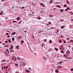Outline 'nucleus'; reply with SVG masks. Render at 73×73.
Listing matches in <instances>:
<instances>
[{
  "label": "nucleus",
  "instance_id": "1",
  "mask_svg": "<svg viewBox=\"0 0 73 73\" xmlns=\"http://www.w3.org/2000/svg\"><path fill=\"white\" fill-rule=\"evenodd\" d=\"M66 54L67 55H69L70 54V51L69 50H67L66 52Z\"/></svg>",
  "mask_w": 73,
  "mask_h": 73
},
{
  "label": "nucleus",
  "instance_id": "2",
  "mask_svg": "<svg viewBox=\"0 0 73 73\" xmlns=\"http://www.w3.org/2000/svg\"><path fill=\"white\" fill-rule=\"evenodd\" d=\"M57 67L58 68V69H59L61 68H62V66H57Z\"/></svg>",
  "mask_w": 73,
  "mask_h": 73
},
{
  "label": "nucleus",
  "instance_id": "3",
  "mask_svg": "<svg viewBox=\"0 0 73 73\" xmlns=\"http://www.w3.org/2000/svg\"><path fill=\"white\" fill-rule=\"evenodd\" d=\"M23 66H25V65H26V63L25 62H23Z\"/></svg>",
  "mask_w": 73,
  "mask_h": 73
},
{
  "label": "nucleus",
  "instance_id": "4",
  "mask_svg": "<svg viewBox=\"0 0 73 73\" xmlns=\"http://www.w3.org/2000/svg\"><path fill=\"white\" fill-rule=\"evenodd\" d=\"M60 52H61V53H64V51L62 50H61L60 51Z\"/></svg>",
  "mask_w": 73,
  "mask_h": 73
},
{
  "label": "nucleus",
  "instance_id": "5",
  "mask_svg": "<svg viewBox=\"0 0 73 73\" xmlns=\"http://www.w3.org/2000/svg\"><path fill=\"white\" fill-rule=\"evenodd\" d=\"M62 47H63V46H62V45H61V46H60V48H59L60 50L62 49Z\"/></svg>",
  "mask_w": 73,
  "mask_h": 73
},
{
  "label": "nucleus",
  "instance_id": "6",
  "mask_svg": "<svg viewBox=\"0 0 73 73\" xmlns=\"http://www.w3.org/2000/svg\"><path fill=\"white\" fill-rule=\"evenodd\" d=\"M10 48H13V45H12V44H11L10 45Z\"/></svg>",
  "mask_w": 73,
  "mask_h": 73
},
{
  "label": "nucleus",
  "instance_id": "7",
  "mask_svg": "<svg viewBox=\"0 0 73 73\" xmlns=\"http://www.w3.org/2000/svg\"><path fill=\"white\" fill-rule=\"evenodd\" d=\"M17 39H21V37L20 36H19L18 38H17Z\"/></svg>",
  "mask_w": 73,
  "mask_h": 73
},
{
  "label": "nucleus",
  "instance_id": "8",
  "mask_svg": "<svg viewBox=\"0 0 73 73\" xmlns=\"http://www.w3.org/2000/svg\"><path fill=\"white\" fill-rule=\"evenodd\" d=\"M6 52H8L9 53V50H8V49L6 48Z\"/></svg>",
  "mask_w": 73,
  "mask_h": 73
},
{
  "label": "nucleus",
  "instance_id": "9",
  "mask_svg": "<svg viewBox=\"0 0 73 73\" xmlns=\"http://www.w3.org/2000/svg\"><path fill=\"white\" fill-rule=\"evenodd\" d=\"M53 1V0H51L49 2L50 4H51V3H52Z\"/></svg>",
  "mask_w": 73,
  "mask_h": 73
},
{
  "label": "nucleus",
  "instance_id": "10",
  "mask_svg": "<svg viewBox=\"0 0 73 73\" xmlns=\"http://www.w3.org/2000/svg\"><path fill=\"white\" fill-rule=\"evenodd\" d=\"M54 49L56 51H58V48H54Z\"/></svg>",
  "mask_w": 73,
  "mask_h": 73
},
{
  "label": "nucleus",
  "instance_id": "11",
  "mask_svg": "<svg viewBox=\"0 0 73 73\" xmlns=\"http://www.w3.org/2000/svg\"><path fill=\"white\" fill-rule=\"evenodd\" d=\"M16 33H15V32H13L12 34H11V35H15Z\"/></svg>",
  "mask_w": 73,
  "mask_h": 73
},
{
  "label": "nucleus",
  "instance_id": "12",
  "mask_svg": "<svg viewBox=\"0 0 73 73\" xmlns=\"http://www.w3.org/2000/svg\"><path fill=\"white\" fill-rule=\"evenodd\" d=\"M56 6L57 7H58V8H61V7L58 5H56Z\"/></svg>",
  "mask_w": 73,
  "mask_h": 73
},
{
  "label": "nucleus",
  "instance_id": "13",
  "mask_svg": "<svg viewBox=\"0 0 73 73\" xmlns=\"http://www.w3.org/2000/svg\"><path fill=\"white\" fill-rule=\"evenodd\" d=\"M37 19H38V20H40V19H41V17H38Z\"/></svg>",
  "mask_w": 73,
  "mask_h": 73
},
{
  "label": "nucleus",
  "instance_id": "14",
  "mask_svg": "<svg viewBox=\"0 0 73 73\" xmlns=\"http://www.w3.org/2000/svg\"><path fill=\"white\" fill-rule=\"evenodd\" d=\"M25 71L26 72H28V73L29 72V70H25Z\"/></svg>",
  "mask_w": 73,
  "mask_h": 73
},
{
  "label": "nucleus",
  "instance_id": "15",
  "mask_svg": "<svg viewBox=\"0 0 73 73\" xmlns=\"http://www.w3.org/2000/svg\"><path fill=\"white\" fill-rule=\"evenodd\" d=\"M62 62H59V63L60 64V65H61V64H62Z\"/></svg>",
  "mask_w": 73,
  "mask_h": 73
},
{
  "label": "nucleus",
  "instance_id": "16",
  "mask_svg": "<svg viewBox=\"0 0 73 73\" xmlns=\"http://www.w3.org/2000/svg\"><path fill=\"white\" fill-rule=\"evenodd\" d=\"M55 72H56V73H58V70H55Z\"/></svg>",
  "mask_w": 73,
  "mask_h": 73
},
{
  "label": "nucleus",
  "instance_id": "17",
  "mask_svg": "<svg viewBox=\"0 0 73 73\" xmlns=\"http://www.w3.org/2000/svg\"><path fill=\"white\" fill-rule=\"evenodd\" d=\"M66 2L67 3H68V4H69V3H70L69 1L68 0L66 1Z\"/></svg>",
  "mask_w": 73,
  "mask_h": 73
},
{
  "label": "nucleus",
  "instance_id": "18",
  "mask_svg": "<svg viewBox=\"0 0 73 73\" xmlns=\"http://www.w3.org/2000/svg\"><path fill=\"white\" fill-rule=\"evenodd\" d=\"M22 22V21H19V23L18 24H21V23Z\"/></svg>",
  "mask_w": 73,
  "mask_h": 73
},
{
  "label": "nucleus",
  "instance_id": "19",
  "mask_svg": "<svg viewBox=\"0 0 73 73\" xmlns=\"http://www.w3.org/2000/svg\"><path fill=\"white\" fill-rule=\"evenodd\" d=\"M23 42H24V40H21V44H23Z\"/></svg>",
  "mask_w": 73,
  "mask_h": 73
},
{
  "label": "nucleus",
  "instance_id": "20",
  "mask_svg": "<svg viewBox=\"0 0 73 73\" xmlns=\"http://www.w3.org/2000/svg\"><path fill=\"white\" fill-rule=\"evenodd\" d=\"M17 19L18 20H20V18L19 17H17Z\"/></svg>",
  "mask_w": 73,
  "mask_h": 73
},
{
  "label": "nucleus",
  "instance_id": "21",
  "mask_svg": "<svg viewBox=\"0 0 73 73\" xmlns=\"http://www.w3.org/2000/svg\"><path fill=\"white\" fill-rule=\"evenodd\" d=\"M47 41V40H46V39H44V42H46Z\"/></svg>",
  "mask_w": 73,
  "mask_h": 73
},
{
  "label": "nucleus",
  "instance_id": "22",
  "mask_svg": "<svg viewBox=\"0 0 73 73\" xmlns=\"http://www.w3.org/2000/svg\"><path fill=\"white\" fill-rule=\"evenodd\" d=\"M15 66H16L17 67H18V64H17L16 63V64H15Z\"/></svg>",
  "mask_w": 73,
  "mask_h": 73
},
{
  "label": "nucleus",
  "instance_id": "23",
  "mask_svg": "<svg viewBox=\"0 0 73 73\" xmlns=\"http://www.w3.org/2000/svg\"><path fill=\"white\" fill-rule=\"evenodd\" d=\"M2 45H5V43H2Z\"/></svg>",
  "mask_w": 73,
  "mask_h": 73
},
{
  "label": "nucleus",
  "instance_id": "24",
  "mask_svg": "<svg viewBox=\"0 0 73 73\" xmlns=\"http://www.w3.org/2000/svg\"><path fill=\"white\" fill-rule=\"evenodd\" d=\"M8 41L9 43H11V40L10 39H9Z\"/></svg>",
  "mask_w": 73,
  "mask_h": 73
},
{
  "label": "nucleus",
  "instance_id": "25",
  "mask_svg": "<svg viewBox=\"0 0 73 73\" xmlns=\"http://www.w3.org/2000/svg\"><path fill=\"white\" fill-rule=\"evenodd\" d=\"M40 5L43 6H44V5L42 4V3H40Z\"/></svg>",
  "mask_w": 73,
  "mask_h": 73
},
{
  "label": "nucleus",
  "instance_id": "26",
  "mask_svg": "<svg viewBox=\"0 0 73 73\" xmlns=\"http://www.w3.org/2000/svg\"><path fill=\"white\" fill-rule=\"evenodd\" d=\"M49 42L51 44V43H52V40H50Z\"/></svg>",
  "mask_w": 73,
  "mask_h": 73
},
{
  "label": "nucleus",
  "instance_id": "27",
  "mask_svg": "<svg viewBox=\"0 0 73 73\" xmlns=\"http://www.w3.org/2000/svg\"><path fill=\"white\" fill-rule=\"evenodd\" d=\"M62 29H64V26H62L61 27V29H62Z\"/></svg>",
  "mask_w": 73,
  "mask_h": 73
},
{
  "label": "nucleus",
  "instance_id": "28",
  "mask_svg": "<svg viewBox=\"0 0 73 73\" xmlns=\"http://www.w3.org/2000/svg\"><path fill=\"white\" fill-rule=\"evenodd\" d=\"M12 40H13V41H14V40H15V38H12Z\"/></svg>",
  "mask_w": 73,
  "mask_h": 73
},
{
  "label": "nucleus",
  "instance_id": "29",
  "mask_svg": "<svg viewBox=\"0 0 73 73\" xmlns=\"http://www.w3.org/2000/svg\"><path fill=\"white\" fill-rule=\"evenodd\" d=\"M70 13L71 15H72L73 14V13H72V12H70Z\"/></svg>",
  "mask_w": 73,
  "mask_h": 73
},
{
  "label": "nucleus",
  "instance_id": "30",
  "mask_svg": "<svg viewBox=\"0 0 73 73\" xmlns=\"http://www.w3.org/2000/svg\"><path fill=\"white\" fill-rule=\"evenodd\" d=\"M46 57H43V59H44V60H45V59H46Z\"/></svg>",
  "mask_w": 73,
  "mask_h": 73
},
{
  "label": "nucleus",
  "instance_id": "31",
  "mask_svg": "<svg viewBox=\"0 0 73 73\" xmlns=\"http://www.w3.org/2000/svg\"><path fill=\"white\" fill-rule=\"evenodd\" d=\"M63 11V9H61L60 10V11H61L60 12H62V11Z\"/></svg>",
  "mask_w": 73,
  "mask_h": 73
},
{
  "label": "nucleus",
  "instance_id": "32",
  "mask_svg": "<svg viewBox=\"0 0 73 73\" xmlns=\"http://www.w3.org/2000/svg\"><path fill=\"white\" fill-rule=\"evenodd\" d=\"M64 7H66V5H64Z\"/></svg>",
  "mask_w": 73,
  "mask_h": 73
},
{
  "label": "nucleus",
  "instance_id": "33",
  "mask_svg": "<svg viewBox=\"0 0 73 73\" xmlns=\"http://www.w3.org/2000/svg\"><path fill=\"white\" fill-rule=\"evenodd\" d=\"M17 58L18 59V60H20V58L19 57H17Z\"/></svg>",
  "mask_w": 73,
  "mask_h": 73
},
{
  "label": "nucleus",
  "instance_id": "34",
  "mask_svg": "<svg viewBox=\"0 0 73 73\" xmlns=\"http://www.w3.org/2000/svg\"><path fill=\"white\" fill-rule=\"evenodd\" d=\"M6 61L5 60H3L2 61V62H4V61Z\"/></svg>",
  "mask_w": 73,
  "mask_h": 73
},
{
  "label": "nucleus",
  "instance_id": "35",
  "mask_svg": "<svg viewBox=\"0 0 73 73\" xmlns=\"http://www.w3.org/2000/svg\"><path fill=\"white\" fill-rule=\"evenodd\" d=\"M5 54H8V53L7 52H4Z\"/></svg>",
  "mask_w": 73,
  "mask_h": 73
},
{
  "label": "nucleus",
  "instance_id": "36",
  "mask_svg": "<svg viewBox=\"0 0 73 73\" xmlns=\"http://www.w3.org/2000/svg\"><path fill=\"white\" fill-rule=\"evenodd\" d=\"M48 24H51V22H48Z\"/></svg>",
  "mask_w": 73,
  "mask_h": 73
},
{
  "label": "nucleus",
  "instance_id": "37",
  "mask_svg": "<svg viewBox=\"0 0 73 73\" xmlns=\"http://www.w3.org/2000/svg\"><path fill=\"white\" fill-rule=\"evenodd\" d=\"M67 40H70V39L69 38H67Z\"/></svg>",
  "mask_w": 73,
  "mask_h": 73
},
{
  "label": "nucleus",
  "instance_id": "38",
  "mask_svg": "<svg viewBox=\"0 0 73 73\" xmlns=\"http://www.w3.org/2000/svg\"><path fill=\"white\" fill-rule=\"evenodd\" d=\"M64 44H66V40H64Z\"/></svg>",
  "mask_w": 73,
  "mask_h": 73
},
{
  "label": "nucleus",
  "instance_id": "39",
  "mask_svg": "<svg viewBox=\"0 0 73 73\" xmlns=\"http://www.w3.org/2000/svg\"><path fill=\"white\" fill-rule=\"evenodd\" d=\"M8 66H6V69H8Z\"/></svg>",
  "mask_w": 73,
  "mask_h": 73
},
{
  "label": "nucleus",
  "instance_id": "40",
  "mask_svg": "<svg viewBox=\"0 0 73 73\" xmlns=\"http://www.w3.org/2000/svg\"><path fill=\"white\" fill-rule=\"evenodd\" d=\"M61 41H62L61 40H60L59 42H60V43H61Z\"/></svg>",
  "mask_w": 73,
  "mask_h": 73
},
{
  "label": "nucleus",
  "instance_id": "41",
  "mask_svg": "<svg viewBox=\"0 0 73 73\" xmlns=\"http://www.w3.org/2000/svg\"><path fill=\"white\" fill-rule=\"evenodd\" d=\"M0 15H2L3 13H0Z\"/></svg>",
  "mask_w": 73,
  "mask_h": 73
},
{
  "label": "nucleus",
  "instance_id": "42",
  "mask_svg": "<svg viewBox=\"0 0 73 73\" xmlns=\"http://www.w3.org/2000/svg\"><path fill=\"white\" fill-rule=\"evenodd\" d=\"M60 20V21H63V19Z\"/></svg>",
  "mask_w": 73,
  "mask_h": 73
},
{
  "label": "nucleus",
  "instance_id": "43",
  "mask_svg": "<svg viewBox=\"0 0 73 73\" xmlns=\"http://www.w3.org/2000/svg\"><path fill=\"white\" fill-rule=\"evenodd\" d=\"M10 37V36L9 35V36H7V38H9Z\"/></svg>",
  "mask_w": 73,
  "mask_h": 73
},
{
  "label": "nucleus",
  "instance_id": "44",
  "mask_svg": "<svg viewBox=\"0 0 73 73\" xmlns=\"http://www.w3.org/2000/svg\"><path fill=\"white\" fill-rule=\"evenodd\" d=\"M24 7H21L22 9H24Z\"/></svg>",
  "mask_w": 73,
  "mask_h": 73
},
{
  "label": "nucleus",
  "instance_id": "45",
  "mask_svg": "<svg viewBox=\"0 0 73 73\" xmlns=\"http://www.w3.org/2000/svg\"><path fill=\"white\" fill-rule=\"evenodd\" d=\"M71 42H73V40H70Z\"/></svg>",
  "mask_w": 73,
  "mask_h": 73
},
{
  "label": "nucleus",
  "instance_id": "46",
  "mask_svg": "<svg viewBox=\"0 0 73 73\" xmlns=\"http://www.w3.org/2000/svg\"><path fill=\"white\" fill-rule=\"evenodd\" d=\"M6 35H8V33H6Z\"/></svg>",
  "mask_w": 73,
  "mask_h": 73
},
{
  "label": "nucleus",
  "instance_id": "47",
  "mask_svg": "<svg viewBox=\"0 0 73 73\" xmlns=\"http://www.w3.org/2000/svg\"><path fill=\"white\" fill-rule=\"evenodd\" d=\"M13 23H16V21H13Z\"/></svg>",
  "mask_w": 73,
  "mask_h": 73
},
{
  "label": "nucleus",
  "instance_id": "48",
  "mask_svg": "<svg viewBox=\"0 0 73 73\" xmlns=\"http://www.w3.org/2000/svg\"><path fill=\"white\" fill-rule=\"evenodd\" d=\"M68 58V59H71V58Z\"/></svg>",
  "mask_w": 73,
  "mask_h": 73
},
{
  "label": "nucleus",
  "instance_id": "49",
  "mask_svg": "<svg viewBox=\"0 0 73 73\" xmlns=\"http://www.w3.org/2000/svg\"><path fill=\"white\" fill-rule=\"evenodd\" d=\"M9 50H12V48H9Z\"/></svg>",
  "mask_w": 73,
  "mask_h": 73
},
{
  "label": "nucleus",
  "instance_id": "50",
  "mask_svg": "<svg viewBox=\"0 0 73 73\" xmlns=\"http://www.w3.org/2000/svg\"><path fill=\"white\" fill-rule=\"evenodd\" d=\"M5 42H6L7 43H8V41H5Z\"/></svg>",
  "mask_w": 73,
  "mask_h": 73
},
{
  "label": "nucleus",
  "instance_id": "51",
  "mask_svg": "<svg viewBox=\"0 0 73 73\" xmlns=\"http://www.w3.org/2000/svg\"><path fill=\"white\" fill-rule=\"evenodd\" d=\"M67 9L68 10H69V8L68 7L67 8Z\"/></svg>",
  "mask_w": 73,
  "mask_h": 73
},
{
  "label": "nucleus",
  "instance_id": "52",
  "mask_svg": "<svg viewBox=\"0 0 73 73\" xmlns=\"http://www.w3.org/2000/svg\"><path fill=\"white\" fill-rule=\"evenodd\" d=\"M71 71H73V69H71Z\"/></svg>",
  "mask_w": 73,
  "mask_h": 73
},
{
  "label": "nucleus",
  "instance_id": "53",
  "mask_svg": "<svg viewBox=\"0 0 73 73\" xmlns=\"http://www.w3.org/2000/svg\"><path fill=\"white\" fill-rule=\"evenodd\" d=\"M17 48L19 47V45H17Z\"/></svg>",
  "mask_w": 73,
  "mask_h": 73
},
{
  "label": "nucleus",
  "instance_id": "54",
  "mask_svg": "<svg viewBox=\"0 0 73 73\" xmlns=\"http://www.w3.org/2000/svg\"><path fill=\"white\" fill-rule=\"evenodd\" d=\"M16 48H17V49H19V48H18V47H16Z\"/></svg>",
  "mask_w": 73,
  "mask_h": 73
},
{
  "label": "nucleus",
  "instance_id": "55",
  "mask_svg": "<svg viewBox=\"0 0 73 73\" xmlns=\"http://www.w3.org/2000/svg\"><path fill=\"white\" fill-rule=\"evenodd\" d=\"M15 73H19V71H17L15 72Z\"/></svg>",
  "mask_w": 73,
  "mask_h": 73
},
{
  "label": "nucleus",
  "instance_id": "56",
  "mask_svg": "<svg viewBox=\"0 0 73 73\" xmlns=\"http://www.w3.org/2000/svg\"><path fill=\"white\" fill-rule=\"evenodd\" d=\"M13 59H14V56L13 58H12V60H13Z\"/></svg>",
  "mask_w": 73,
  "mask_h": 73
},
{
  "label": "nucleus",
  "instance_id": "57",
  "mask_svg": "<svg viewBox=\"0 0 73 73\" xmlns=\"http://www.w3.org/2000/svg\"><path fill=\"white\" fill-rule=\"evenodd\" d=\"M4 1V0H1V1L3 2V1Z\"/></svg>",
  "mask_w": 73,
  "mask_h": 73
},
{
  "label": "nucleus",
  "instance_id": "58",
  "mask_svg": "<svg viewBox=\"0 0 73 73\" xmlns=\"http://www.w3.org/2000/svg\"><path fill=\"white\" fill-rule=\"evenodd\" d=\"M65 11H68V10H67V9H65Z\"/></svg>",
  "mask_w": 73,
  "mask_h": 73
},
{
  "label": "nucleus",
  "instance_id": "59",
  "mask_svg": "<svg viewBox=\"0 0 73 73\" xmlns=\"http://www.w3.org/2000/svg\"><path fill=\"white\" fill-rule=\"evenodd\" d=\"M63 56H64V57H65V56H66V55L64 54Z\"/></svg>",
  "mask_w": 73,
  "mask_h": 73
},
{
  "label": "nucleus",
  "instance_id": "60",
  "mask_svg": "<svg viewBox=\"0 0 73 73\" xmlns=\"http://www.w3.org/2000/svg\"><path fill=\"white\" fill-rule=\"evenodd\" d=\"M16 60H17V59H16V58H15L14 59V61H16Z\"/></svg>",
  "mask_w": 73,
  "mask_h": 73
},
{
  "label": "nucleus",
  "instance_id": "61",
  "mask_svg": "<svg viewBox=\"0 0 73 73\" xmlns=\"http://www.w3.org/2000/svg\"><path fill=\"white\" fill-rule=\"evenodd\" d=\"M68 47L69 48H70V45L68 46Z\"/></svg>",
  "mask_w": 73,
  "mask_h": 73
},
{
  "label": "nucleus",
  "instance_id": "62",
  "mask_svg": "<svg viewBox=\"0 0 73 73\" xmlns=\"http://www.w3.org/2000/svg\"><path fill=\"white\" fill-rule=\"evenodd\" d=\"M62 50H64V49H65L64 48H62Z\"/></svg>",
  "mask_w": 73,
  "mask_h": 73
},
{
  "label": "nucleus",
  "instance_id": "63",
  "mask_svg": "<svg viewBox=\"0 0 73 73\" xmlns=\"http://www.w3.org/2000/svg\"><path fill=\"white\" fill-rule=\"evenodd\" d=\"M34 13H34V12L32 13V14H34Z\"/></svg>",
  "mask_w": 73,
  "mask_h": 73
},
{
  "label": "nucleus",
  "instance_id": "64",
  "mask_svg": "<svg viewBox=\"0 0 73 73\" xmlns=\"http://www.w3.org/2000/svg\"><path fill=\"white\" fill-rule=\"evenodd\" d=\"M71 21H73V19H72L71 20Z\"/></svg>",
  "mask_w": 73,
  "mask_h": 73
}]
</instances>
